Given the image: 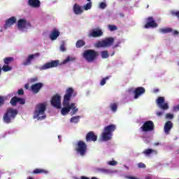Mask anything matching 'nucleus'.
I'll list each match as a JSON object with an SVG mask.
<instances>
[{
    "label": "nucleus",
    "instance_id": "nucleus-49",
    "mask_svg": "<svg viewBox=\"0 0 179 179\" xmlns=\"http://www.w3.org/2000/svg\"><path fill=\"white\" fill-rule=\"evenodd\" d=\"M120 44H121V42H117V44H115L113 47V49H115V48H117V47H120Z\"/></svg>",
    "mask_w": 179,
    "mask_h": 179
},
{
    "label": "nucleus",
    "instance_id": "nucleus-44",
    "mask_svg": "<svg viewBox=\"0 0 179 179\" xmlns=\"http://www.w3.org/2000/svg\"><path fill=\"white\" fill-rule=\"evenodd\" d=\"M69 61H75V59H71V57H69L64 60L63 64H66V62H69Z\"/></svg>",
    "mask_w": 179,
    "mask_h": 179
},
{
    "label": "nucleus",
    "instance_id": "nucleus-18",
    "mask_svg": "<svg viewBox=\"0 0 179 179\" xmlns=\"http://www.w3.org/2000/svg\"><path fill=\"white\" fill-rule=\"evenodd\" d=\"M86 142H96L97 141V135L93 131H90L85 137Z\"/></svg>",
    "mask_w": 179,
    "mask_h": 179
},
{
    "label": "nucleus",
    "instance_id": "nucleus-28",
    "mask_svg": "<svg viewBox=\"0 0 179 179\" xmlns=\"http://www.w3.org/2000/svg\"><path fill=\"white\" fill-rule=\"evenodd\" d=\"M17 101H18V97L17 96H13L10 101V103L11 104V106H15L17 105Z\"/></svg>",
    "mask_w": 179,
    "mask_h": 179
},
{
    "label": "nucleus",
    "instance_id": "nucleus-57",
    "mask_svg": "<svg viewBox=\"0 0 179 179\" xmlns=\"http://www.w3.org/2000/svg\"><path fill=\"white\" fill-rule=\"evenodd\" d=\"M58 138H60V136H58Z\"/></svg>",
    "mask_w": 179,
    "mask_h": 179
},
{
    "label": "nucleus",
    "instance_id": "nucleus-35",
    "mask_svg": "<svg viewBox=\"0 0 179 179\" xmlns=\"http://www.w3.org/2000/svg\"><path fill=\"white\" fill-rule=\"evenodd\" d=\"M85 10H89V9H92V1L88 2L87 4L83 6Z\"/></svg>",
    "mask_w": 179,
    "mask_h": 179
},
{
    "label": "nucleus",
    "instance_id": "nucleus-9",
    "mask_svg": "<svg viewBox=\"0 0 179 179\" xmlns=\"http://www.w3.org/2000/svg\"><path fill=\"white\" fill-rule=\"evenodd\" d=\"M76 150L77 153L80 155V156H85V155H86V151L87 150V145L85 142L80 141L78 142Z\"/></svg>",
    "mask_w": 179,
    "mask_h": 179
},
{
    "label": "nucleus",
    "instance_id": "nucleus-38",
    "mask_svg": "<svg viewBox=\"0 0 179 179\" xmlns=\"http://www.w3.org/2000/svg\"><path fill=\"white\" fill-rule=\"evenodd\" d=\"M107 7V4H106V3L104 2H101L99 4V8L101 9H106V8Z\"/></svg>",
    "mask_w": 179,
    "mask_h": 179
},
{
    "label": "nucleus",
    "instance_id": "nucleus-26",
    "mask_svg": "<svg viewBox=\"0 0 179 179\" xmlns=\"http://www.w3.org/2000/svg\"><path fill=\"white\" fill-rule=\"evenodd\" d=\"M159 31L161 32L162 34H167V33H171L173 29L171 28H160Z\"/></svg>",
    "mask_w": 179,
    "mask_h": 179
},
{
    "label": "nucleus",
    "instance_id": "nucleus-13",
    "mask_svg": "<svg viewBox=\"0 0 179 179\" xmlns=\"http://www.w3.org/2000/svg\"><path fill=\"white\" fill-rule=\"evenodd\" d=\"M28 27H31V23H30V21H27L26 19H20L18 20V29H27Z\"/></svg>",
    "mask_w": 179,
    "mask_h": 179
},
{
    "label": "nucleus",
    "instance_id": "nucleus-6",
    "mask_svg": "<svg viewBox=\"0 0 179 179\" xmlns=\"http://www.w3.org/2000/svg\"><path fill=\"white\" fill-rule=\"evenodd\" d=\"M115 38L113 37L106 38L102 41H99L96 43L97 48H101L103 47H111L114 44Z\"/></svg>",
    "mask_w": 179,
    "mask_h": 179
},
{
    "label": "nucleus",
    "instance_id": "nucleus-42",
    "mask_svg": "<svg viewBox=\"0 0 179 179\" xmlns=\"http://www.w3.org/2000/svg\"><path fill=\"white\" fill-rule=\"evenodd\" d=\"M108 164H109V166H117V161L112 160L110 162H108Z\"/></svg>",
    "mask_w": 179,
    "mask_h": 179
},
{
    "label": "nucleus",
    "instance_id": "nucleus-30",
    "mask_svg": "<svg viewBox=\"0 0 179 179\" xmlns=\"http://www.w3.org/2000/svg\"><path fill=\"white\" fill-rule=\"evenodd\" d=\"M1 69L3 72H9V71H12V66L8 64H4Z\"/></svg>",
    "mask_w": 179,
    "mask_h": 179
},
{
    "label": "nucleus",
    "instance_id": "nucleus-1",
    "mask_svg": "<svg viewBox=\"0 0 179 179\" xmlns=\"http://www.w3.org/2000/svg\"><path fill=\"white\" fill-rule=\"evenodd\" d=\"M47 110V105L45 103H38L36 105L34 118H38V120H44L46 118L45 110Z\"/></svg>",
    "mask_w": 179,
    "mask_h": 179
},
{
    "label": "nucleus",
    "instance_id": "nucleus-27",
    "mask_svg": "<svg viewBox=\"0 0 179 179\" xmlns=\"http://www.w3.org/2000/svg\"><path fill=\"white\" fill-rule=\"evenodd\" d=\"M143 153L144 155H145V156H150V155H152V153H157V151L153 150V149H147V150H145Z\"/></svg>",
    "mask_w": 179,
    "mask_h": 179
},
{
    "label": "nucleus",
    "instance_id": "nucleus-39",
    "mask_svg": "<svg viewBox=\"0 0 179 179\" xmlns=\"http://www.w3.org/2000/svg\"><path fill=\"white\" fill-rule=\"evenodd\" d=\"M138 169H146V164H145L142 162H140L138 164Z\"/></svg>",
    "mask_w": 179,
    "mask_h": 179
},
{
    "label": "nucleus",
    "instance_id": "nucleus-37",
    "mask_svg": "<svg viewBox=\"0 0 179 179\" xmlns=\"http://www.w3.org/2000/svg\"><path fill=\"white\" fill-rule=\"evenodd\" d=\"M17 103H19V104H21V105L26 104V100H24V99L23 98L18 97Z\"/></svg>",
    "mask_w": 179,
    "mask_h": 179
},
{
    "label": "nucleus",
    "instance_id": "nucleus-4",
    "mask_svg": "<svg viewBox=\"0 0 179 179\" xmlns=\"http://www.w3.org/2000/svg\"><path fill=\"white\" fill-rule=\"evenodd\" d=\"M117 129L115 124H110L104 128V132L102 134L103 141H110L113 136V132Z\"/></svg>",
    "mask_w": 179,
    "mask_h": 179
},
{
    "label": "nucleus",
    "instance_id": "nucleus-19",
    "mask_svg": "<svg viewBox=\"0 0 179 179\" xmlns=\"http://www.w3.org/2000/svg\"><path fill=\"white\" fill-rule=\"evenodd\" d=\"M146 90L143 87H138L134 90V99H138L142 94H145Z\"/></svg>",
    "mask_w": 179,
    "mask_h": 179
},
{
    "label": "nucleus",
    "instance_id": "nucleus-14",
    "mask_svg": "<svg viewBox=\"0 0 179 179\" xmlns=\"http://www.w3.org/2000/svg\"><path fill=\"white\" fill-rule=\"evenodd\" d=\"M157 104L161 110H169V103H164V97L159 96L157 99Z\"/></svg>",
    "mask_w": 179,
    "mask_h": 179
},
{
    "label": "nucleus",
    "instance_id": "nucleus-20",
    "mask_svg": "<svg viewBox=\"0 0 179 179\" xmlns=\"http://www.w3.org/2000/svg\"><path fill=\"white\" fill-rule=\"evenodd\" d=\"M17 20L16 17H11L6 20V23L4 24V29L6 30L8 27H11V26H13L15 23H16Z\"/></svg>",
    "mask_w": 179,
    "mask_h": 179
},
{
    "label": "nucleus",
    "instance_id": "nucleus-23",
    "mask_svg": "<svg viewBox=\"0 0 179 179\" xmlns=\"http://www.w3.org/2000/svg\"><path fill=\"white\" fill-rule=\"evenodd\" d=\"M73 9L75 15H81V13H83L82 6H79L78 3L74 4Z\"/></svg>",
    "mask_w": 179,
    "mask_h": 179
},
{
    "label": "nucleus",
    "instance_id": "nucleus-43",
    "mask_svg": "<svg viewBox=\"0 0 179 179\" xmlns=\"http://www.w3.org/2000/svg\"><path fill=\"white\" fill-rule=\"evenodd\" d=\"M107 79H108V77H106V78H103V79L101 80V83H100L101 86H104V85H106V81L107 80Z\"/></svg>",
    "mask_w": 179,
    "mask_h": 179
},
{
    "label": "nucleus",
    "instance_id": "nucleus-48",
    "mask_svg": "<svg viewBox=\"0 0 179 179\" xmlns=\"http://www.w3.org/2000/svg\"><path fill=\"white\" fill-rule=\"evenodd\" d=\"M100 171H101V173H108L110 171L108 169H101Z\"/></svg>",
    "mask_w": 179,
    "mask_h": 179
},
{
    "label": "nucleus",
    "instance_id": "nucleus-25",
    "mask_svg": "<svg viewBox=\"0 0 179 179\" xmlns=\"http://www.w3.org/2000/svg\"><path fill=\"white\" fill-rule=\"evenodd\" d=\"M85 45H86V43L82 39L77 41L76 43V48H82V47H85Z\"/></svg>",
    "mask_w": 179,
    "mask_h": 179
},
{
    "label": "nucleus",
    "instance_id": "nucleus-22",
    "mask_svg": "<svg viewBox=\"0 0 179 179\" xmlns=\"http://www.w3.org/2000/svg\"><path fill=\"white\" fill-rule=\"evenodd\" d=\"M59 31H58L57 29H54L52 32L50 34V38L52 41L57 40L58 37H59Z\"/></svg>",
    "mask_w": 179,
    "mask_h": 179
},
{
    "label": "nucleus",
    "instance_id": "nucleus-52",
    "mask_svg": "<svg viewBox=\"0 0 179 179\" xmlns=\"http://www.w3.org/2000/svg\"><path fill=\"white\" fill-rule=\"evenodd\" d=\"M24 87H25V89H29V84H26V85H24Z\"/></svg>",
    "mask_w": 179,
    "mask_h": 179
},
{
    "label": "nucleus",
    "instance_id": "nucleus-32",
    "mask_svg": "<svg viewBox=\"0 0 179 179\" xmlns=\"http://www.w3.org/2000/svg\"><path fill=\"white\" fill-rule=\"evenodd\" d=\"M108 30H110V31H115V30H117L118 28L117 27V26L113 25V24H109L108 25Z\"/></svg>",
    "mask_w": 179,
    "mask_h": 179
},
{
    "label": "nucleus",
    "instance_id": "nucleus-33",
    "mask_svg": "<svg viewBox=\"0 0 179 179\" xmlns=\"http://www.w3.org/2000/svg\"><path fill=\"white\" fill-rule=\"evenodd\" d=\"M43 173H45V171L43 169H36L33 171L32 174H41Z\"/></svg>",
    "mask_w": 179,
    "mask_h": 179
},
{
    "label": "nucleus",
    "instance_id": "nucleus-11",
    "mask_svg": "<svg viewBox=\"0 0 179 179\" xmlns=\"http://www.w3.org/2000/svg\"><path fill=\"white\" fill-rule=\"evenodd\" d=\"M59 65V60H52L50 62H48L40 67L41 71H45L50 68H57Z\"/></svg>",
    "mask_w": 179,
    "mask_h": 179
},
{
    "label": "nucleus",
    "instance_id": "nucleus-15",
    "mask_svg": "<svg viewBox=\"0 0 179 179\" xmlns=\"http://www.w3.org/2000/svg\"><path fill=\"white\" fill-rule=\"evenodd\" d=\"M40 57V53L36 52L35 54L29 55L27 59L22 63L24 66H28V65H31V61H33L35 58H38Z\"/></svg>",
    "mask_w": 179,
    "mask_h": 179
},
{
    "label": "nucleus",
    "instance_id": "nucleus-46",
    "mask_svg": "<svg viewBox=\"0 0 179 179\" xmlns=\"http://www.w3.org/2000/svg\"><path fill=\"white\" fill-rule=\"evenodd\" d=\"M60 50H61V51H63V52L66 50V49L65 48V43H62L61 45Z\"/></svg>",
    "mask_w": 179,
    "mask_h": 179
},
{
    "label": "nucleus",
    "instance_id": "nucleus-5",
    "mask_svg": "<svg viewBox=\"0 0 179 179\" xmlns=\"http://www.w3.org/2000/svg\"><path fill=\"white\" fill-rule=\"evenodd\" d=\"M99 55V53L96 52L94 50H87L84 51L83 54V58L87 61V62H93L96 58H97V56Z\"/></svg>",
    "mask_w": 179,
    "mask_h": 179
},
{
    "label": "nucleus",
    "instance_id": "nucleus-12",
    "mask_svg": "<svg viewBox=\"0 0 179 179\" xmlns=\"http://www.w3.org/2000/svg\"><path fill=\"white\" fill-rule=\"evenodd\" d=\"M159 24L156 23V21H155V19H153V17H148L147 18V22L145 24L144 27L145 29H155L156 27H158Z\"/></svg>",
    "mask_w": 179,
    "mask_h": 179
},
{
    "label": "nucleus",
    "instance_id": "nucleus-34",
    "mask_svg": "<svg viewBox=\"0 0 179 179\" xmlns=\"http://www.w3.org/2000/svg\"><path fill=\"white\" fill-rule=\"evenodd\" d=\"M80 116L73 117L71 118V122H73L74 124H78L79 122Z\"/></svg>",
    "mask_w": 179,
    "mask_h": 179
},
{
    "label": "nucleus",
    "instance_id": "nucleus-10",
    "mask_svg": "<svg viewBox=\"0 0 179 179\" xmlns=\"http://www.w3.org/2000/svg\"><path fill=\"white\" fill-rule=\"evenodd\" d=\"M50 104L55 108H61V95L56 94L53 96L51 99Z\"/></svg>",
    "mask_w": 179,
    "mask_h": 179
},
{
    "label": "nucleus",
    "instance_id": "nucleus-54",
    "mask_svg": "<svg viewBox=\"0 0 179 179\" xmlns=\"http://www.w3.org/2000/svg\"><path fill=\"white\" fill-rule=\"evenodd\" d=\"M145 179H152V178L150 176H146Z\"/></svg>",
    "mask_w": 179,
    "mask_h": 179
},
{
    "label": "nucleus",
    "instance_id": "nucleus-7",
    "mask_svg": "<svg viewBox=\"0 0 179 179\" xmlns=\"http://www.w3.org/2000/svg\"><path fill=\"white\" fill-rule=\"evenodd\" d=\"M76 96V92L72 87H69L66 90V93L64 96L63 101L65 104H68L69 101H71V99L72 97H75Z\"/></svg>",
    "mask_w": 179,
    "mask_h": 179
},
{
    "label": "nucleus",
    "instance_id": "nucleus-50",
    "mask_svg": "<svg viewBox=\"0 0 179 179\" xmlns=\"http://www.w3.org/2000/svg\"><path fill=\"white\" fill-rule=\"evenodd\" d=\"M164 113L162 111L157 112V117H162Z\"/></svg>",
    "mask_w": 179,
    "mask_h": 179
},
{
    "label": "nucleus",
    "instance_id": "nucleus-8",
    "mask_svg": "<svg viewBox=\"0 0 179 179\" xmlns=\"http://www.w3.org/2000/svg\"><path fill=\"white\" fill-rule=\"evenodd\" d=\"M140 129H141L143 132L155 131V123H153V121L148 120L143 123Z\"/></svg>",
    "mask_w": 179,
    "mask_h": 179
},
{
    "label": "nucleus",
    "instance_id": "nucleus-3",
    "mask_svg": "<svg viewBox=\"0 0 179 179\" xmlns=\"http://www.w3.org/2000/svg\"><path fill=\"white\" fill-rule=\"evenodd\" d=\"M63 106L64 108H62L61 110L62 115H66L71 110L73 111L72 115H73V114H76L79 110L76 108L74 103L69 104V102H68V104H66L63 101Z\"/></svg>",
    "mask_w": 179,
    "mask_h": 179
},
{
    "label": "nucleus",
    "instance_id": "nucleus-40",
    "mask_svg": "<svg viewBox=\"0 0 179 179\" xmlns=\"http://www.w3.org/2000/svg\"><path fill=\"white\" fill-rule=\"evenodd\" d=\"M3 104H5V99L3 98V96H0V107H2Z\"/></svg>",
    "mask_w": 179,
    "mask_h": 179
},
{
    "label": "nucleus",
    "instance_id": "nucleus-56",
    "mask_svg": "<svg viewBox=\"0 0 179 179\" xmlns=\"http://www.w3.org/2000/svg\"><path fill=\"white\" fill-rule=\"evenodd\" d=\"M88 2H91L90 1H92V0H87Z\"/></svg>",
    "mask_w": 179,
    "mask_h": 179
},
{
    "label": "nucleus",
    "instance_id": "nucleus-47",
    "mask_svg": "<svg viewBox=\"0 0 179 179\" xmlns=\"http://www.w3.org/2000/svg\"><path fill=\"white\" fill-rule=\"evenodd\" d=\"M37 80H38V78L37 77H34V78L30 79V82L31 83H34V82H37Z\"/></svg>",
    "mask_w": 179,
    "mask_h": 179
},
{
    "label": "nucleus",
    "instance_id": "nucleus-24",
    "mask_svg": "<svg viewBox=\"0 0 179 179\" xmlns=\"http://www.w3.org/2000/svg\"><path fill=\"white\" fill-rule=\"evenodd\" d=\"M40 3V0H28V5L31 8H38Z\"/></svg>",
    "mask_w": 179,
    "mask_h": 179
},
{
    "label": "nucleus",
    "instance_id": "nucleus-16",
    "mask_svg": "<svg viewBox=\"0 0 179 179\" xmlns=\"http://www.w3.org/2000/svg\"><path fill=\"white\" fill-rule=\"evenodd\" d=\"M101 36H103V31L100 29H92L88 34V37H93L94 38H97Z\"/></svg>",
    "mask_w": 179,
    "mask_h": 179
},
{
    "label": "nucleus",
    "instance_id": "nucleus-31",
    "mask_svg": "<svg viewBox=\"0 0 179 179\" xmlns=\"http://www.w3.org/2000/svg\"><path fill=\"white\" fill-rule=\"evenodd\" d=\"M110 110L113 112L115 113V111H117L118 106L117 105V103H110Z\"/></svg>",
    "mask_w": 179,
    "mask_h": 179
},
{
    "label": "nucleus",
    "instance_id": "nucleus-45",
    "mask_svg": "<svg viewBox=\"0 0 179 179\" xmlns=\"http://www.w3.org/2000/svg\"><path fill=\"white\" fill-rule=\"evenodd\" d=\"M17 94H19V96H23V94H24V90H23V89H20L17 91Z\"/></svg>",
    "mask_w": 179,
    "mask_h": 179
},
{
    "label": "nucleus",
    "instance_id": "nucleus-17",
    "mask_svg": "<svg viewBox=\"0 0 179 179\" xmlns=\"http://www.w3.org/2000/svg\"><path fill=\"white\" fill-rule=\"evenodd\" d=\"M43 86H44V84L43 83H38L36 84H33L31 86V90L32 92L34 93V94H37L43 89Z\"/></svg>",
    "mask_w": 179,
    "mask_h": 179
},
{
    "label": "nucleus",
    "instance_id": "nucleus-53",
    "mask_svg": "<svg viewBox=\"0 0 179 179\" xmlns=\"http://www.w3.org/2000/svg\"><path fill=\"white\" fill-rule=\"evenodd\" d=\"M154 145H155V146H159V145H160V143H155Z\"/></svg>",
    "mask_w": 179,
    "mask_h": 179
},
{
    "label": "nucleus",
    "instance_id": "nucleus-55",
    "mask_svg": "<svg viewBox=\"0 0 179 179\" xmlns=\"http://www.w3.org/2000/svg\"><path fill=\"white\" fill-rule=\"evenodd\" d=\"M115 54V52H113L112 54H111V57H113Z\"/></svg>",
    "mask_w": 179,
    "mask_h": 179
},
{
    "label": "nucleus",
    "instance_id": "nucleus-2",
    "mask_svg": "<svg viewBox=\"0 0 179 179\" xmlns=\"http://www.w3.org/2000/svg\"><path fill=\"white\" fill-rule=\"evenodd\" d=\"M16 115H17V110L8 108L3 116V121L6 124H10L12 120L16 118Z\"/></svg>",
    "mask_w": 179,
    "mask_h": 179
},
{
    "label": "nucleus",
    "instance_id": "nucleus-21",
    "mask_svg": "<svg viewBox=\"0 0 179 179\" xmlns=\"http://www.w3.org/2000/svg\"><path fill=\"white\" fill-rule=\"evenodd\" d=\"M173 128V122L171 121H167L164 127V131L166 135H169L170 134V131H171V129Z\"/></svg>",
    "mask_w": 179,
    "mask_h": 179
},
{
    "label": "nucleus",
    "instance_id": "nucleus-41",
    "mask_svg": "<svg viewBox=\"0 0 179 179\" xmlns=\"http://www.w3.org/2000/svg\"><path fill=\"white\" fill-rule=\"evenodd\" d=\"M166 118H169V120H173V118H174V115L171 113H166Z\"/></svg>",
    "mask_w": 179,
    "mask_h": 179
},
{
    "label": "nucleus",
    "instance_id": "nucleus-29",
    "mask_svg": "<svg viewBox=\"0 0 179 179\" xmlns=\"http://www.w3.org/2000/svg\"><path fill=\"white\" fill-rule=\"evenodd\" d=\"M5 65H9L11 62H13V57H6L3 59Z\"/></svg>",
    "mask_w": 179,
    "mask_h": 179
},
{
    "label": "nucleus",
    "instance_id": "nucleus-36",
    "mask_svg": "<svg viewBox=\"0 0 179 179\" xmlns=\"http://www.w3.org/2000/svg\"><path fill=\"white\" fill-rule=\"evenodd\" d=\"M101 57L103 59L108 58V57H109L108 52L107 50L102 51L101 52Z\"/></svg>",
    "mask_w": 179,
    "mask_h": 179
},
{
    "label": "nucleus",
    "instance_id": "nucleus-51",
    "mask_svg": "<svg viewBox=\"0 0 179 179\" xmlns=\"http://www.w3.org/2000/svg\"><path fill=\"white\" fill-rule=\"evenodd\" d=\"M173 36H178L179 32H178V31L175 30V31L173 32Z\"/></svg>",
    "mask_w": 179,
    "mask_h": 179
}]
</instances>
